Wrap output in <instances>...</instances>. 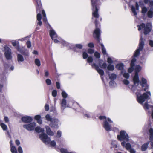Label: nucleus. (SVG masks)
Listing matches in <instances>:
<instances>
[{"mask_svg": "<svg viewBox=\"0 0 153 153\" xmlns=\"http://www.w3.org/2000/svg\"><path fill=\"white\" fill-rule=\"evenodd\" d=\"M136 9H135V7L134 6H132L131 7V10L133 13L135 15H136L137 14L136 10H138L139 9V7L138 4L137 3L136 4Z\"/></svg>", "mask_w": 153, "mask_h": 153, "instance_id": "b1692460", "label": "nucleus"}, {"mask_svg": "<svg viewBox=\"0 0 153 153\" xmlns=\"http://www.w3.org/2000/svg\"><path fill=\"white\" fill-rule=\"evenodd\" d=\"M28 38L27 37H26L23 38H22L20 39H19L18 40V41H25V40H27V39Z\"/></svg>", "mask_w": 153, "mask_h": 153, "instance_id": "4d7b16f0", "label": "nucleus"}, {"mask_svg": "<svg viewBox=\"0 0 153 153\" xmlns=\"http://www.w3.org/2000/svg\"><path fill=\"white\" fill-rule=\"evenodd\" d=\"M149 143V142H148L143 144L141 146V150L142 151H145L148 148Z\"/></svg>", "mask_w": 153, "mask_h": 153, "instance_id": "7c9ffc66", "label": "nucleus"}, {"mask_svg": "<svg viewBox=\"0 0 153 153\" xmlns=\"http://www.w3.org/2000/svg\"><path fill=\"white\" fill-rule=\"evenodd\" d=\"M60 124L61 123L59 120L53 118L51 123L50 124V125L52 127L56 128L58 127L59 124Z\"/></svg>", "mask_w": 153, "mask_h": 153, "instance_id": "2eb2a0df", "label": "nucleus"}, {"mask_svg": "<svg viewBox=\"0 0 153 153\" xmlns=\"http://www.w3.org/2000/svg\"><path fill=\"white\" fill-rule=\"evenodd\" d=\"M46 83L48 85H50L51 83V81L49 79H47L45 81Z\"/></svg>", "mask_w": 153, "mask_h": 153, "instance_id": "8fccbe9b", "label": "nucleus"}, {"mask_svg": "<svg viewBox=\"0 0 153 153\" xmlns=\"http://www.w3.org/2000/svg\"><path fill=\"white\" fill-rule=\"evenodd\" d=\"M33 119L31 117L25 116L22 118V120L24 122L26 123H29L31 122Z\"/></svg>", "mask_w": 153, "mask_h": 153, "instance_id": "dca6fc26", "label": "nucleus"}, {"mask_svg": "<svg viewBox=\"0 0 153 153\" xmlns=\"http://www.w3.org/2000/svg\"><path fill=\"white\" fill-rule=\"evenodd\" d=\"M144 44V40L143 39L142 36H141L139 48L135 51L134 53V56L135 57H136L139 55L140 51L142 50L143 48Z\"/></svg>", "mask_w": 153, "mask_h": 153, "instance_id": "f8f14e48", "label": "nucleus"}, {"mask_svg": "<svg viewBox=\"0 0 153 153\" xmlns=\"http://www.w3.org/2000/svg\"><path fill=\"white\" fill-rule=\"evenodd\" d=\"M34 119L37 120L38 123L41 124L42 123V121L41 119V116L39 115H36L34 117Z\"/></svg>", "mask_w": 153, "mask_h": 153, "instance_id": "cd10ccee", "label": "nucleus"}, {"mask_svg": "<svg viewBox=\"0 0 153 153\" xmlns=\"http://www.w3.org/2000/svg\"><path fill=\"white\" fill-rule=\"evenodd\" d=\"M107 69L109 71H113L114 69V66L113 65L109 64L107 66Z\"/></svg>", "mask_w": 153, "mask_h": 153, "instance_id": "c9c22d12", "label": "nucleus"}, {"mask_svg": "<svg viewBox=\"0 0 153 153\" xmlns=\"http://www.w3.org/2000/svg\"><path fill=\"white\" fill-rule=\"evenodd\" d=\"M10 148L12 153H17V149L15 146L10 147Z\"/></svg>", "mask_w": 153, "mask_h": 153, "instance_id": "a19ab883", "label": "nucleus"}, {"mask_svg": "<svg viewBox=\"0 0 153 153\" xmlns=\"http://www.w3.org/2000/svg\"><path fill=\"white\" fill-rule=\"evenodd\" d=\"M97 0H91V4L93 7L92 10V19H94L95 18V24L96 26V28L94 30L93 33L94 37L96 38L97 40L98 41L97 45H100L102 48V53L103 55H107L106 50L104 47L103 44L101 43L100 42V39L99 38V36L101 33V31L100 29L98 28L99 26L100 25L97 22V19L98 18L99 15L98 13V7L97 6Z\"/></svg>", "mask_w": 153, "mask_h": 153, "instance_id": "f03ea898", "label": "nucleus"}, {"mask_svg": "<svg viewBox=\"0 0 153 153\" xmlns=\"http://www.w3.org/2000/svg\"><path fill=\"white\" fill-rule=\"evenodd\" d=\"M116 68L118 70L122 71L124 70L123 69L124 65L123 63H119L116 65Z\"/></svg>", "mask_w": 153, "mask_h": 153, "instance_id": "bb28decb", "label": "nucleus"}, {"mask_svg": "<svg viewBox=\"0 0 153 153\" xmlns=\"http://www.w3.org/2000/svg\"><path fill=\"white\" fill-rule=\"evenodd\" d=\"M4 120L5 123H8L9 122V119L7 117H4Z\"/></svg>", "mask_w": 153, "mask_h": 153, "instance_id": "13d9d810", "label": "nucleus"}, {"mask_svg": "<svg viewBox=\"0 0 153 153\" xmlns=\"http://www.w3.org/2000/svg\"><path fill=\"white\" fill-rule=\"evenodd\" d=\"M34 62L35 65L38 67L41 65V62L39 59L36 58L34 60Z\"/></svg>", "mask_w": 153, "mask_h": 153, "instance_id": "58836bf2", "label": "nucleus"}, {"mask_svg": "<svg viewBox=\"0 0 153 153\" xmlns=\"http://www.w3.org/2000/svg\"><path fill=\"white\" fill-rule=\"evenodd\" d=\"M149 45L151 47H153V40H150L149 41Z\"/></svg>", "mask_w": 153, "mask_h": 153, "instance_id": "680f3d73", "label": "nucleus"}, {"mask_svg": "<svg viewBox=\"0 0 153 153\" xmlns=\"http://www.w3.org/2000/svg\"><path fill=\"white\" fill-rule=\"evenodd\" d=\"M15 143H16V145L18 146L20 144L19 141L18 140H15Z\"/></svg>", "mask_w": 153, "mask_h": 153, "instance_id": "e2e57ef3", "label": "nucleus"}, {"mask_svg": "<svg viewBox=\"0 0 153 153\" xmlns=\"http://www.w3.org/2000/svg\"><path fill=\"white\" fill-rule=\"evenodd\" d=\"M123 82V83L126 85H128L129 83V82L128 80L126 79H124Z\"/></svg>", "mask_w": 153, "mask_h": 153, "instance_id": "6e6d98bb", "label": "nucleus"}, {"mask_svg": "<svg viewBox=\"0 0 153 153\" xmlns=\"http://www.w3.org/2000/svg\"><path fill=\"white\" fill-rule=\"evenodd\" d=\"M0 126L4 131H6L7 129V126L5 124L3 123L2 121L0 120Z\"/></svg>", "mask_w": 153, "mask_h": 153, "instance_id": "473e14b6", "label": "nucleus"}, {"mask_svg": "<svg viewBox=\"0 0 153 153\" xmlns=\"http://www.w3.org/2000/svg\"><path fill=\"white\" fill-rule=\"evenodd\" d=\"M133 82L134 85H129L128 87L133 92H135L137 96V100L138 102L143 105L145 110H148L150 108H153V105H149L147 102H146L144 104H143L145 101L150 99L151 94L150 91H148L141 94V92L143 89H141L139 87L140 80L137 73H135L133 77Z\"/></svg>", "mask_w": 153, "mask_h": 153, "instance_id": "f257e3e1", "label": "nucleus"}, {"mask_svg": "<svg viewBox=\"0 0 153 153\" xmlns=\"http://www.w3.org/2000/svg\"><path fill=\"white\" fill-rule=\"evenodd\" d=\"M17 61L19 63H20L21 62H22L24 60V59L23 56L19 54H17Z\"/></svg>", "mask_w": 153, "mask_h": 153, "instance_id": "c756f323", "label": "nucleus"}, {"mask_svg": "<svg viewBox=\"0 0 153 153\" xmlns=\"http://www.w3.org/2000/svg\"><path fill=\"white\" fill-rule=\"evenodd\" d=\"M93 61V58L91 56H89L88 57L87 59V61L89 63L90 65H91V63H92ZM92 67L93 68H94L97 70L98 73L101 76V78L102 79V81L104 82V77L103 76L104 74V71L100 68L95 63H94L93 64H91Z\"/></svg>", "mask_w": 153, "mask_h": 153, "instance_id": "0eeeda50", "label": "nucleus"}, {"mask_svg": "<svg viewBox=\"0 0 153 153\" xmlns=\"http://www.w3.org/2000/svg\"><path fill=\"white\" fill-rule=\"evenodd\" d=\"M139 4L141 6V7L142 8V13H146L147 11V8L145 7H143V1H140L139 2Z\"/></svg>", "mask_w": 153, "mask_h": 153, "instance_id": "393cba45", "label": "nucleus"}, {"mask_svg": "<svg viewBox=\"0 0 153 153\" xmlns=\"http://www.w3.org/2000/svg\"><path fill=\"white\" fill-rule=\"evenodd\" d=\"M61 132L59 131H57L56 134V137H60L61 136Z\"/></svg>", "mask_w": 153, "mask_h": 153, "instance_id": "603ef678", "label": "nucleus"}, {"mask_svg": "<svg viewBox=\"0 0 153 153\" xmlns=\"http://www.w3.org/2000/svg\"><path fill=\"white\" fill-rule=\"evenodd\" d=\"M4 69L1 76V79L2 82H5L6 81L7 74L8 71V67L6 64L4 65Z\"/></svg>", "mask_w": 153, "mask_h": 153, "instance_id": "9b49d317", "label": "nucleus"}, {"mask_svg": "<svg viewBox=\"0 0 153 153\" xmlns=\"http://www.w3.org/2000/svg\"><path fill=\"white\" fill-rule=\"evenodd\" d=\"M18 45L16 47V49L17 50L21 53H22L25 56H29V53L27 52L26 53H24L23 52V48H21L19 47V43H18Z\"/></svg>", "mask_w": 153, "mask_h": 153, "instance_id": "a211bd4d", "label": "nucleus"}, {"mask_svg": "<svg viewBox=\"0 0 153 153\" xmlns=\"http://www.w3.org/2000/svg\"><path fill=\"white\" fill-rule=\"evenodd\" d=\"M149 5L151 7H153V1H150L149 3Z\"/></svg>", "mask_w": 153, "mask_h": 153, "instance_id": "69168bd1", "label": "nucleus"}, {"mask_svg": "<svg viewBox=\"0 0 153 153\" xmlns=\"http://www.w3.org/2000/svg\"><path fill=\"white\" fill-rule=\"evenodd\" d=\"M117 137L118 140L120 141L125 140L126 141H128L129 140V137L124 131H121L120 135H118Z\"/></svg>", "mask_w": 153, "mask_h": 153, "instance_id": "1a4fd4ad", "label": "nucleus"}, {"mask_svg": "<svg viewBox=\"0 0 153 153\" xmlns=\"http://www.w3.org/2000/svg\"><path fill=\"white\" fill-rule=\"evenodd\" d=\"M4 51L5 57L7 59H10L12 58L11 49L7 46L4 47Z\"/></svg>", "mask_w": 153, "mask_h": 153, "instance_id": "ddd939ff", "label": "nucleus"}, {"mask_svg": "<svg viewBox=\"0 0 153 153\" xmlns=\"http://www.w3.org/2000/svg\"><path fill=\"white\" fill-rule=\"evenodd\" d=\"M130 150V153H135V150L132 149H130L129 150Z\"/></svg>", "mask_w": 153, "mask_h": 153, "instance_id": "774afa93", "label": "nucleus"}, {"mask_svg": "<svg viewBox=\"0 0 153 153\" xmlns=\"http://www.w3.org/2000/svg\"><path fill=\"white\" fill-rule=\"evenodd\" d=\"M88 53L90 54H92L94 52V50L92 49L89 48L88 50Z\"/></svg>", "mask_w": 153, "mask_h": 153, "instance_id": "3c124183", "label": "nucleus"}, {"mask_svg": "<svg viewBox=\"0 0 153 153\" xmlns=\"http://www.w3.org/2000/svg\"><path fill=\"white\" fill-rule=\"evenodd\" d=\"M82 56L84 59H86L88 57V55L86 52H83L82 53Z\"/></svg>", "mask_w": 153, "mask_h": 153, "instance_id": "49530a36", "label": "nucleus"}, {"mask_svg": "<svg viewBox=\"0 0 153 153\" xmlns=\"http://www.w3.org/2000/svg\"><path fill=\"white\" fill-rule=\"evenodd\" d=\"M88 46L90 48H93L94 46V45L93 43L91 42L88 44Z\"/></svg>", "mask_w": 153, "mask_h": 153, "instance_id": "bf43d9fd", "label": "nucleus"}, {"mask_svg": "<svg viewBox=\"0 0 153 153\" xmlns=\"http://www.w3.org/2000/svg\"><path fill=\"white\" fill-rule=\"evenodd\" d=\"M137 26L139 31H140L142 28H144V33L145 34H148L151 31L152 28L151 24L150 23H147L146 26L144 23H142L140 26L138 25Z\"/></svg>", "mask_w": 153, "mask_h": 153, "instance_id": "6e6552de", "label": "nucleus"}, {"mask_svg": "<svg viewBox=\"0 0 153 153\" xmlns=\"http://www.w3.org/2000/svg\"><path fill=\"white\" fill-rule=\"evenodd\" d=\"M83 45L81 44H77L75 45V47L73 48V50L76 52H78L77 49H81L82 48Z\"/></svg>", "mask_w": 153, "mask_h": 153, "instance_id": "c85d7f7f", "label": "nucleus"}, {"mask_svg": "<svg viewBox=\"0 0 153 153\" xmlns=\"http://www.w3.org/2000/svg\"><path fill=\"white\" fill-rule=\"evenodd\" d=\"M94 56L97 58H99L100 57V54L99 53L97 52H96L94 53Z\"/></svg>", "mask_w": 153, "mask_h": 153, "instance_id": "de8ad7c7", "label": "nucleus"}, {"mask_svg": "<svg viewBox=\"0 0 153 153\" xmlns=\"http://www.w3.org/2000/svg\"><path fill=\"white\" fill-rule=\"evenodd\" d=\"M83 114L85 117L87 118L91 117L92 114L91 113L87 112L85 111H84L83 112Z\"/></svg>", "mask_w": 153, "mask_h": 153, "instance_id": "2f4dec72", "label": "nucleus"}, {"mask_svg": "<svg viewBox=\"0 0 153 153\" xmlns=\"http://www.w3.org/2000/svg\"><path fill=\"white\" fill-rule=\"evenodd\" d=\"M139 87L141 86L143 88L144 90L146 91L149 88V85L147 83V80L143 77L141 78L140 81L139 82Z\"/></svg>", "mask_w": 153, "mask_h": 153, "instance_id": "9d476101", "label": "nucleus"}, {"mask_svg": "<svg viewBox=\"0 0 153 153\" xmlns=\"http://www.w3.org/2000/svg\"><path fill=\"white\" fill-rule=\"evenodd\" d=\"M36 123L35 122H33L28 124L24 125L23 127L28 131H32L34 130L36 127Z\"/></svg>", "mask_w": 153, "mask_h": 153, "instance_id": "4468645a", "label": "nucleus"}, {"mask_svg": "<svg viewBox=\"0 0 153 153\" xmlns=\"http://www.w3.org/2000/svg\"><path fill=\"white\" fill-rule=\"evenodd\" d=\"M45 128L46 132L48 135L49 136H53L55 132L52 131L48 126H46Z\"/></svg>", "mask_w": 153, "mask_h": 153, "instance_id": "412c9836", "label": "nucleus"}, {"mask_svg": "<svg viewBox=\"0 0 153 153\" xmlns=\"http://www.w3.org/2000/svg\"><path fill=\"white\" fill-rule=\"evenodd\" d=\"M109 84L112 87H115L116 85V83L114 80H110L109 82Z\"/></svg>", "mask_w": 153, "mask_h": 153, "instance_id": "c03bdc74", "label": "nucleus"}, {"mask_svg": "<svg viewBox=\"0 0 153 153\" xmlns=\"http://www.w3.org/2000/svg\"><path fill=\"white\" fill-rule=\"evenodd\" d=\"M61 94L63 98L61 101V109L63 111L66 107L71 108L72 105L75 106H79V104L76 102H74L73 100L71 98H68L66 100L65 98L68 96L67 94L64 91H62Z\"/></svg>", "mask_w": 153, "mask_h": 153, "instance_id": "7ed1b4c3", "label": "nucleus"}, {"mask_svg": "<svg viewBox=\"0 0 153 153\" xmlns=\"http://www.w3.org/2000/svg\"><path fill=\"white\" fill-rule=\"evenodd\" d=\"M45 118L48 121H50L51 123L53 118H52L50 116V115L49 114H47L45 116Z\"/></svg>", "mask_w": 153, "mask_h": 153, "instance_id": "ea45409f", "label": "nucleus"}, {"mask_svg": "<svg viewBox=\"0 0 153 153\" xmlns=\"http://www.w3.org/2000/svg\"><path fill=\"white\" fill-rule=\"evenodd\" d=\"M18 150L19 153H23L22 149L21 146H19L18 148Z\"/></svg>", "mask_w": 153, "mask_h": 153, "instance_id": "864d4df0", "label": "nucleus"}, {"mask_svg": "<svg viewBox=\"0 0 153 153\" xmlns=\"http://www.w3.org/2000/svg\"><path fill=\"white\" fill-rule=\"evenodd\" d=\"M40 139L46 144H50L52 147H54L56 145V142L54 140L50 141V138L44 133L39 135Z\"/></svg>", "mask_w": 153, "mask_h": 153, "instance_id": "39448f33", "label": "nucleus"}, {"mask_svg": "<svg viewBox=\"0 0 153 153\" xmlns=\"http://www.w3.org/2000/svg\"><path fill=\"white\" fill-rule=\"evenodd\" d=\"M148 16L149 18L153 17V10L150 9L147 13Z\"/></svg>", "mask_w": 153, "mask_h": 153, "instance_id": "e433bc0d", "label": "nucleus"}, {"mask_svg": "<svg viewBox=\"0 0 153 153\" xmlns=\"http://www.w3.org/2000/svg\"><path fill=\"white\" fill-rule=\"evenodd\" d=\"M108 76L110 80H114L117 78V75L114 73H109Z\"/></svg>", "mask_w": 153, "mask_h": 153, "instance_id": "5701e85b", "label": "nucleus"}, {"mask_svg": "<svg viewBox=\"0 0 153 153\" xmlns=\"http://www.w3.org/2000/svg\"><path fill=\"white\" fill-rule=\"evenodd\" d=\"M35 131L37 132L38 133L41 132H44V129L43 128H42L39 127H37L35 128Z\"/></svg>", "mask_w": 153, "mask_h": 153, "instance_id": "72a5a7b5", "label": "nucleus"}, {"mask_svg": "<svg viewBox=\"0 0 153 153\" xmlns=\"http://www.w3.org/2000/svg\"><path fill=\"white\" fill-rule=\"evenodd\" d=\"M26 45L28 48H30L31 47V43L30 41H27L26 42Z\"/></svg>", "mask_w": 153, "mask_h": 153, "instance_id": "5fc2aeb1", "label": "nucleus"}, {"mask_svg": "<svg viewBox=\"0 0 153 153\" xmlns=\"http://www.w3.org/2000/svg\"><path fill=\"white\" fill-rule=\"evenodd\" d=\"M49 75V72L47 71H45V75L46 76H48Z\"/></svg>", "mask_w": 153, "mask_h": 153, "instance_id": "338daca9", "label": "nucleus"}, {"mask_svg": "<svg viewBox=\"0 0 153 153\" xmlns=\"http://www.w3.org/2000/svg\"><path fill=\"white\" fill-rule=\"evenodd\" d=\"M57 94V91L56 90H53L52 92V95L54 97H55L56 96Z\"/></svg>", "mask_w": 153, "mask_h": 153, "instance_id": "09e8293b", "label": "nucleus"}, {"mask_svg": "<svg viewBox=\"0 0 153 153\" xmlns=\"http://www.w3.org/2000/svg\"><path fill=\"white\" fill-rule=\"evenodd\" d=\"M121 74L123 75V76L126 79H128L129 77L128 73L125 72V70L121 71Z\"/></svg>", "mask_w": 153, "mask_h": 153, "instance_id": "f704fd0d", "label": "nucleus"}, {"mask_svg": "<svg viewBox=\"0 0 153 153\" xmlns=\"http://www.w3.org/2000/svg\"><path fill=\"white\" fill-rule=\"evenodd\" d=\"M107 62L110 64L113 63V59L111 57H108L107 59Z\"/></svg>", "mask_w": 153, "mask_h": 153, "instance_id": "a18cd8bd", "label": "nucleus"}, {"mask_svg": "<svg viewBox=\"0 0 153 153\" xmlns=\"http://www.w3.org/2000/svg\"><path fill=\"white\" fill-rule=\"evenodd\" d=\"M45 109L46 111H48L49 109V106L48 104H46L45 106Z\"/></svg>", "mask_w": 153, "mask_h": 153, "instance_id": "052dcab7", "label": "nucleus"}, {"mask_svg": "<svg viewBox=\"0 0 153 153\" xmlns=\"http://www.w3.org/2000/svg\"><path fill=\"white\" fill-rule=\"evenodd\" d=\"M11 43L13 46L16 47L18 45V43H19L18 41L16 40H13L11 41Z\"/></svg>", "mask_w": 153, "mask_h": 153, "instance_id": "37998d69", "label": "nucleus"}, {"mask_svg": "<svg viewBox=\"0 0 153 153\" xmlns=\"http://www.w3.org/2000/svg\"><path fill=\"white\" fill-rule=\"evenodd\" d=\"M121 144L123 147L126 148L127 150H129L131 149V145L128 143H126L125 141H123L121 143Z\"/></svg>", "mask_w": 153, "mask_h": 153, "instance_id": "6ab92c4d", "label": "nucleus"}, {"mask_svg": "<svg viewBox=\"0 0 153 153\" xmlns=\"http://www.w3.org/2000/svg\"><path fill=\"white\" fill-rule=\"evenodd\" d=\"M149 132L151 145L152 147H153V129L150 128L149 130Z\"/></svg>", "mask_w": 153, "mask_h": 153, "instance_id": "f3484780", "label": "nucleus"}, {"mask_svg": "<svg viewBox=\"0 0 153 153\" xmlns=\"http://www.w3.org/2000/svg\"><path fill=\"white\" fill-rule=\"evenodd\" d=\"M99 65L102 68L105 69L107 67L106 63L102 60H99Z\"/></svg>", "mask_w": 153, "mask_h": 153, "instance_id": "4be33fe9", "label": "nucleus"}, {"mask_svg": "<svg viewBox=\"0 0 153 153\" xmlns=\"http://www.w3.org/2000/svg\"><path fill=\"white\" fill-rule=\"evenodd\" d=\"M136 61V59L134 58L132 59L131 63V67L128 69V71L129 73H131L133 70V67L134 65V63Z\"/></svg>", "mask_w": 153, "mask_h": 153, "instance_id": "aec40b11", "label": "nucleus"}, {"mask_svg": "<svg viewBox=\"0 0 153 153\" xmlns=\"http://www.w3.org/2000/svg\"><path fill=\"white\" fill-rule=\"evenodd\" d=\"M49 33L51 37L55 43H58L61 42L64 45H67V43L62 40L61 38L58 37L56 32L53 30H51L49 31Z\"/></svg>", "mask_w": 153, "mask_h": 153, "instance_id": "423d86ee", "label": "nucleus"}, {"mask_svg": "<svg viewBox=\"0 0 153 153\" xmlns=\"http://www.w3.org/2000/svg\"><path fill=\"white\" fill-rule=\"evenodd\" d=\"M99 118L100 120H103L102 126L106 131H109L111 130L115 131L117 130V128H112L111 127V124L113 123V122L110 118H107L105 116H100Z\"/></svg>", "mask_w": 153, "mask_h": 153, "instance_id": "20e7f679", "label": "nucleus"}, {"mask_svg": "<svg viewBox=\"0 0 153 153\" xmlns=\"http://www.w3.org/2000/svg\"><path fill=\"white\" fill-rule=\"evenodd\" d=\"M56 87L58 89H59L60 88V83L58 82H56Z\"/></svg>", "mask_w": 153, "mask_h": 153, "instance_id": "0e129e2a", "label": "nucleus"}, {"mask_svg": "<svg viewBox=\"0 0 153 153\" xmlns=\"http://www.w3.org/2000/svg\"><path fill=\"white\" fill-rule=\"evenodd\" d=\"M41 15L40 13H38L37 15V19L38 21L37 23V25H39L40 26H41L42 25V23L41 21Z\"/></svg>", "mask_w": 153, "mask_h": 153, "instance_id": "a878e982", "label": "nucleus"}, {"mask_svg": "<svg viewBox=\"0 0 153 153\" xmlns=\"http://www.w3.org/2000/svg\"><path fill=\"white\" fill-rule=\"evenodd\" d=\"M141 67L139 65H137L135 67V73H137L141 70Z\"/></svg>", "mask_w": 153, "mask_h": 153, "instance_id": "4c0bfd02", "label": "nucleus"}, {"mask_svg": "<svg viewBox=\"0 0 153 153\" xmlns=\"http://www.w3.org/2000/svg\"><path fill=\"white\" fill-rule=\"evenodd\" d=\"M60 151L61 153H76L74 152H68L67 149H61Z\"/></svg>", "mask_w": 153, "mask_h": 153, "instance_id": "79ce46f5", "label": "nucleus"}]
</instances>
